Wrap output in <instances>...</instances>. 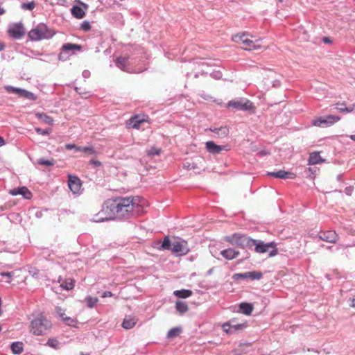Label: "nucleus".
I'll use <instances>...</instances> for the list:
<instances>
[{
	"label": "nucleus",
	"instance_id": "f257e3e1",
	"mask_svg": "<svg viewBox=\"0 0 355 355\" xmlns=\"http://www.w3.org/2000/svg\"><path fill=\"white\" fill-rule=\"evenodd\" d=\"M145 202L139 196L116 197L107 200L105 205L112 219L128 220L138 215Z\"/></svg>",
	"mask_w": 355,
	"mask_h": 355
},
{
	"label": "nucleus",
	"instance_id": "f03ea898",
	"mask_svg": "<svg viewBox=\"0 0 355 355\" xmlns=\"http://www.w3.org/2000/svg\"><path fill=\"white\" fill-rule=\"evenodd\" d=\"M52 328V323L44 315L40 314L31 321L30 331L35 336H44Z\"/></svg>",
	"mask_w": 355,
	"mask_h": 355
},
{
	"label": "nucleus",
	"instance_id": "7ed1b4c3",
	"mask_svg": "<svg viewBox=\"0 0 355 355\" xmlns=\"http://www.w3.org/2000/svg\"><path fill=\"white\" fill-rule=\"evenodd\" d=\"M55 32L43 24H37L35 28L31 30L28 36L31 41H40L42 40H49L53 37Z\"/></svg>",
	"mask_w": 355,
	"mask_h": 355
},
{
	"label": "nucleus",
	"instance_id": "20e7f679",
	"mask_svg": "<svg viewBox=\"0 0 355 355\" xmlns=\"http://www.w3.org/2000/svg\"><path fill=\"white\" fill-rule=\"evenodd\" d=\"M226 240L232 245H236L241 248L252 249L255 241L247 235L235 233L227 236Z\"/></svg>",
	"mask_w": 355,
	"mask_h": 355
},
{
	"label": "nucleus",
	"instance_id": "39448f33",
	"mask_svg": "<svg viewBox=\"0 0 355 355\" xmlns=\"http://www.w3.org/2000/svg\"><path fill=\"white\" fill-rule=\"evenodd\" d=\"M340 120V117L336 115H326L318 117L312 121V125L322 128L331 126Z\"/></svg>",
	"mask_w": 355,
	"mask_h": 355
},
{
	"label": "nucleus",
	"instance_id": "423d86ee",
	"mask_svg": "<svg viewBox=\"0 0 355 355\" xmlns=\"http://www.w3.org/2000/svg\"><path fill=\"white\" fill-rule=\"evenodd\" d=\"M227 107L241 111H250L254 109L252 103L246 98L232 100L227 103Z\"/></svg>",
	"mask_w": 355,
	"mask_h": 355
},
{
	"label": "nucleus",
	"instance_id": "0eeeda50",
	"mask_svg": "<svg viewBox=\"0 0 355 355\" xmlns=\"http://www.w3.org/2000/svg\"><path fill=\"white\" fill-rule=\"evenodd\" d=\"M233 40L237 43H242L245 45V49L248 51L257 50L261 48V46L257 44L256 42L250 40L245 33L237 34L233 37Z\"/></svg>",
	"mask_w": 355,
	"mask_h": 355
},
{
	"label": "nucleus",
	"instance_id": "6e6552de",
	"mask_svg": "<svg viewBox=\"0 0 355 355\" xmlns=\"http://www.w3.org/2000/svg\"><path fill=\"white\" fill-rule=\"evenodd\" d=\"M5 89L9 93L16 94L19 96L23 97L28 100L36 101L37 99V97L35 94L22 88L7 85L5 87Z\"/></svg>",
	"mask_w": 355,
	"mask_h": 355
},
{
	"label": "nucleus",
	"instance_id": "1a4fd4ad",
	"mask_svg": "<svg viewBox=\"0 0 355 355\" xmlns=\"http://www.w3.org/2000/svg\"><path fill=\"white\" fill-rule=\"evenodd\" d=\"M25 33V28L21 22L11 24L8 30V35L14 40L21 39Z\"/></svg>",
	"mask_w": 355,
	"mask_h": 355
},
{
	"label": "nucleus",
	"instance_id": "9d476101",
	"mask_svg": "<svg viewBox=\"0 0 355 355\" xmlns=\"http://www.w3.org/2000/svg\"><path fill=\"white\" fill-rule=\"evenodd\" d=\"M246 327L247 322L236 323V320L234 319L224 323L222 328L225 332L233 334L238 331L243 330Z\"/></svg>",
	"mask_w": 355,
	"mask_h": 355
},
{
	"label": "nucleus",
	"instance_id": "9b49d317",
	"mask_svg": "<svg viewBox=\"0 0 355 355\" xmlns=\"http://www.w3.org/2000/svg\"><path fill=\"white\" fill-rule=\"evenodd\" d=\"M262 277L263 274L261 272L253 270L243 273H235L233 275L232 279L234 281L247 279H250V280H259L262 278Z\"/></svg>",
	"mask_w": 355,
	"mask_h": 355
},
{
	"label": "nucleus",
	"instance_id": "f8f14e48",
	"mask_svg": "<svg viewBox=\"0 0 355 355\" xmlns=\"http://www.w3.org/2000/svg\"><path fill=\"white\" fill-rule=\"evenodd\" d=\"M171 251L176 254V255L183 256L189 252V248L188 247L187 243L185 241H176L172 243Z\"/></svg>",
	"mask_w": 355,
	"mask_h": 355
},
{
	"label": "nucleus",
	"instance_id": "ddd939ff",
	"mask_svg": "<svg viewBox=\"0 0 355 355\" xmlns=\"http://www.w3.org/2000/svg\"><path fill=\"white\" fill-rule=\"evenodd\" d=\"M81 5V7L78 5H74L71 9V15L77 19H83L85 16V11L88 9V5L80 1V0H75Z\"/></svg>",
	"mask_w": 355,
	"mask_h": 355
},
{
	"label": "nucleus",
	"instance_id": "4468645a",
	"mask_svg": "<svg viewBox=\"0 0 355 355\" xmlns=\"http://www.w3.org/2000/svg\"><path fill=\"white\" fill-rule=\"evenodd\" d=\"M254 241H255V243H254V245L253 246V247H254V250L255 252L259 253V254H263V253L266 252L268 250V249L270 248V247H276L277 246V243L275 241H271V242L266 243L261 240L254 239Z\"/></svg>",
	"mask_w": 355,
	"mask_h": 355
},
{
	"label": "nucleus",
	"instance_id": "2eb2a0df",
	"mask_svg": "<svg viewBox=\"0 0 355 355\" xmlns=\"http://www.w3.org/2000/svg\"><path fill=\"white\" fill-rule=\"evenodd\" d=\"M68 186L73 193H78L82 186L80 180L76 176L69 175Z\"/></svg>",
	"mask_w": 355,
	"mask_h": 355
},
{
	"label": "nucleus",
	"instance_id": "dca6fc26",
	"mask_svg": "<svg viewBox=\"0 0 355 355\" xmlns=\"http://www.w3.org/2000/svg\"><path fill=\"white\" fill-rule=\"evenodd\" d=\"M318 238L320 240L328 242V243H336L338 239V236L336 233V232L329 230V231L321 232L318 235Z\"/></svg>",
	"mask_w": 355,
	"mask_h": 355
},
{
	"label": "nucleus",
	"instance_id": "f3484780",
	"mask_svg": "<svg viewBox=\"0 0 355 355\" xmlns=\"http://www.w3.org/2000/svg\"><path fill=\"white\" fill-rule=\"evenodd\" d=\"M10 193L12 196L21 195L25 199L29 200L32 198L33 194L31 191L26 187H21L16 189H13L10 191Z\"/></svg>",
	"mask_w": 355,
	"mask_h": 355
},
{
	"label": "nucleus",
	"instance_id": "a211bd4d",
	"mask_svg": "<svg viewBox=\"0 0 355 355\" xmlns=\"http://www.w3.org/2000/svg\"><path fill=\"white\" fill-rule=\"evenodd\" d=\"M268 175L280 179H293L295 178V175L293 173L284 170H279L276 172H269L268 173Z\"/></svg>",
	"mask_w": 355,
	"mask_h": 355
},
{
	"label": "nucleus",
	"instance_id": "6ab92c4d",
	"mask_svg": "<svg viewBox=\"0 0 355 355\" xmlns=\"http://www.w3.org/2000/svg\"><path fill=\"white\" fill-rule=\"evenodd\" d=\"M207 150L211 154H219L223 150L226 149L225 146H219L216 144L214 141H207L205 144Z\"/></svg>",
	"mask_w": 355,
	"mask_h": 355
},
{
	"label": "nucleus",
	"instance_id": "aec40b11",
	"mask_svg": "<svg viewBox=\"0 0 355 355\" xmlns=\"http://www.w3.org/2000/svg\"><path fill=\"white\" fill-rule=\"evenodd\" d=\"M210 130L214 132L215 135L218 138H224L229 134V129L227 126L210 128Z\"/></svg>",
	"mask_w": 355,
	"mask_h": 355
},
{
	"label": "nucleus",
	"instance_id": "412c9836",
	"mask_svg": "<svg viewBox=\"0 0 355 355\" xmlns=\"http://www.w3.org/2000/svg\"><path fill=\"white\" fill-rule=\"evenodd\" d=\"M239 254V251H236L232 248L225 249L220 252V254L227 260H232L236 258Z\"/></svg>",
	"mask_w": 355,
	"mask_h": 355
},
{
	"label": "nucleus",
	"instance_id": "4be33fe9",
	"mask_svg": "<svg viewBox=\"0 0 355 355\" xmlns=\"http://www.w3.org/2000/svg\"><path fill=\"white\" fill-rule=\"evenodd\" d=\"M239 311L246 315H250L254 309L252 304L248 302H241L239 304Z\"/></svg>",
	"mask_w": 355,
	"mask_h": 355
},
{
	"label": "nucleus",
	"instance_id": "5701e85b",
	"mask_svg": "<svg viewBox=\"0 0 355 355\" xmlns=\"http://www.w3.org/2000/svg\"><path fill=\"white\" fill-rule=\"evenodd\" d=\"M333 106L338 111H339L340 112H346V113H349V112H352L355 107L354 105H352L349 107H347L345 103H337L333 105Z\"/></svg>",
	"mask_w": 355,
	"mask_h": 355
},
{
	"label": "nucleus",
	"instance_id": "b1692460",
	"mask_svg": "<svg viewBox=\"0 0 355 355\" xmlns=\"http://www.w3.org/2000/svg\"><path fill=\"white\" fill-rule=\"evenodd\" d=\"M105 209H106L105 205H104L103 209L101 211H100L99 213H98L97 214L94 215L93 218L91 220L93 222H95V223H102V222L112 220V216H101V215L103 214L104 212L105 211Z\"/></svg>",
	"mask_w": 355,
	"mask_h": 355
},
{
	"label": "nucleus",
	"instance_id": "393cba45",
	"mask_svg": "<svg viewBox=\"0 0 355 355\" xmlns=\"http://www.w3.org/2000/svg\"><path fill=\"white\" fill-rule=\"evenodd\" d=\"M136 319L135 318L130 317V316H126L123 322H122V327L125 329H130L132 327H135L136 324Z\"/></svg>",
	"mask_w": 355,
	"mask_h": 355
},
{
	"label": "nucleus",
	"instance_id": "a878e982",
	"mask_svg": "<svg viewBox=\"0 0 355 355\" xmlns=\"http://www.w3.org/2000/svg\"><path fill=\"white\" fill-rule=\"evenodd\" d=\"M323 162V159L318 152H314L310 154L308 163L309 165H315Z\"/></svg>",
	"mask_w": 355,
	"mask_h": 355
},
{
	"label": "nucleus",
	"instance_id": "bb28decb",
	"mask_svg": "<svg viewBox=\"0 0 355 355\" xmlns=\"http://www.w3.org/2000/svg\"><path fill=\"white\" fill-rule=\"evenodd\" d=\"M116 66L124 71H128L127 69L128 66V58L118 57L115 60Z\"/></svg>",
	"mask_w": 355,
	"mask_h": 355
},
{
	"label": "nucleus",
	"instance_id": "cd10ccee",
	"mask_svg": "<svg viewBox=\"0 0 355 355\" xmlns=\"http://www.w3.org/2000/svg\"><path fill=\"white\" fill-rule=\"evenodd\" d=\"M193 294V292L191 290L189 289H181V290H176L173 292V295L179 298H187L191 296Z\"/></svg>",
	"mask_w": 355,
	"mask_h": 355
},
{
	"label": "nucleus",
	"instance_id": "c85d7f7f",
	"mask_svg": "<svg viewBox=\"0 0 355 355\" xmlns=\"http://www.w3.org/2000/svg\"><path fill=\"white\" fill-rule=\"evenodd\" d=\"M35 116L37 119L41 120L42 121L48 125H53V119H52V117L47 115L46 113L36 112Z\"/></svg>",
	"mask_w": 355,
	"mask_h": 355
},
{
	"label": "nucleus",
	"instance_id": "c756f323",
	"mask_svg": "<svg viewBox=\"0 0 355 355\" xmlns=\"http://www.w3.org/2000/svg\"><path fill=\"white\" fill-rule=\"evenodd\" d=\"M175 309L179 313L184 314L188 311L189 306L185 302L177 301L175 304Z\"/></svg>",
	"mask_w": 355,
	"mask_h": 355
},
{
	"label": "nucleus",
	"instance_id": "7c9ffc66",
	"mask_svg": "<svg viewBox=\"0 0 355 355\" xmlns=\"http://www.w3.org/2000/svg\"><path fill=\"white\" fill-rule=\"evenodd\" d=\"M10 349L13 354H20L24 350V345L21 342H14L11 344Z\"/></svg>",
	"mask_w": 355,
	"mask_h": 355
},
{
	"label": "nucleus",
	"instance_id": "2f4dec72",
	"mask_svg": "<svg viewBox=\"0 0 355 355\" xmlns=\"http://www.w3.org/2000/svg\"><path fill=\"white\" fill-rule=\"evenodd\" d=\"M60 287L66 291H69L74 287V281L71 278H66L61 283Z\"/></svg>",
	"mask_w": 355,
	"mask_h": 355
},
{
	"label": "nucleus",
	"instance_id": "473e14b6",
	"mask_svg": "<svg viewBox=\"0 0 355 355\" xmlns=\"http://www.w3.org/2000/svg\"><path fill=\"white\" fill-rule=\"evenodd\" d=\"M62 49L67 51H81L83 49V46L80 44L66 43L62 45Z\"/></svg>",
	"mask_w": 355,
	"mask_h": 355
},
{
	"label": "nucleus",
	"instance_id": "72a5a7b5",
	"mask_svg": "<svg viewBox=\"0 0 355 355\" xmlns=\"http://www.w3.org/2000/svg\"><path fill=\"white\" fill-rule=\"evenodd\" d=\"M143 120L140 119L139 116L135 115L129 119V125L135 129L139 128Z\"/></svg>",
	"mask_w": 355,
	"mask_h": 355
},
{
	"label": "nucleus",
	"instance_id": "f704fd0d",
	"mask_svg": "<svg viewBox=\"0 0 355 355\" xmlns=\"http://www.w3.org/2000/svg\"><path fill=\"white\" fill-rule=\"evenodd\" d=\"M77 151L83 152L89 155L96 154V150L93 146H79L77 148Z\"/></svg>",
	"mask_w": 355,
	"mask_h": 355
},
{
	"label": "nucleus",
	"instance_id": "c9c22d12",
	"mask_svg": "<svg viewBox=\"0 0 355 355\" xmlns=\"http://www.w3.org/2000/svg\"><path fill=\"white\" fill-rule=\"evenodd\" d=\"M182 329L180 327L171 328L167 333L168 338H173L178 336L181 332Z\"/></svg>",
	"mask_w": 355,
	"mask_h": 355
},
{
	"label": "nucleus",
	"instance_id": "e433bc0d",
	"mask_svg": "<svg viewBox=\"0 0 355 355\" xmlns=\"http://www.w3.org/2000/svg\"><path fill=\"white\" fill-rule=\"evenodd\" d=\"M60 345V342L55 338H49L46 343V345L53 349L59 348Z\"/></svg>",
	"mask_w": 355,
	"mask_h": 355
},
{
	"label": "nucleus",
	"instance_id": "4c0bfd02",
	"mask_svg": "<svg viewBox=\"0 0 355 355\" xmlns=\"http://www.w3.org/2000/svg\"><path fill=\"white\" fill-rule=\"evenodd\" d=\"M161 148L156 147H151L150 149L146 150V155L148 157H153L155 155H159L161 154Z\"/></svg>",
	"mask_w": 355,
	"mask_h": 355
},
{
	"label": "nucleus",
	"instance_id": "58836bf2",
	"mask_svg": "<svg viewBox=\"0 0 355 355\" xmlns=\"http://www.w3.org/2000/svg\"><path fill=\"white\" fill-rule=\"evenodd\" d=\"M37 164L40 165H44L46 166H51L54 165L55 161L53 159H45L44 158L42 157L37 160Z\"/></svg>",
	"mask_w": 355,
	"mask_h": 355
},
{
	"label": "nucleus",
	"instance_id": "ea45409f",
	"mask_svg": "<svg viewBox=\"0 0 355 355\" xmlns=\"http://www.w3.org/2000/svg\"><path fill=\"white\" fill-rule=\"evenodd\" d=\"M85 301H86V302L87 304L88 307L93 308L97 304L98 298L97 297H92V296H87L85 298Z\"/></svg>",
	"mask_w": 355,
	"mask_h": 355
},
{
	"label": "nucleus",
	"instance_id": "a19ab883",
	"mask_svg": "<svg viewBox=\"0 0 355 355\" xmlns=\"http://www.w3.org/2000/svg\"><path fill=\"white\" fill-rule=\"evenodd\" d=\"M172 243H171V240L168 239V236L165 237L162 243V249L171 250Z\"/></svg>",
	"mask_w": 355,
	"mask_h": 355
},
{
	"label": "nucleus",
	"instance_id": "79ce46f5",
	"mask_svg": "<svg viewBox=\"0 0 355 355\" xmlns=\"http://www.w3.org/2000/svg\"><path fill=\"white\" fill-rule=\"evenodd\" d=\"M69 56L70 55L69 54L68 51H64L62 46L60 53L58 55V60L61 61H66L69 58Z\"/></svg>",
	"mask_w": 355,
	"mask_h": 355
},
{
	"label": "nucleus",
	"instance_id": "37998d69",
	"mask_svg": "<svg viewBox=\"0 0 355 355\" xmlns=\"http://www.w3.org/2000/svg\"><path fill=\"white\" fill-rule=\"evenodd\" d=\"M35 7V3L34 1H30L27 3H23L21 6V8L24 10H33Z\"/></svg>",
	"mask_w": 355,
	"mask_h": 355
},
{
	"label": "nucleus",
	"instance_id": "c03bdc74",
	"mask_svg": "<svg viewBox=\"0 0 355 355\" xmlns=\"http://www.w3.org/2000/svg\"><path fill=\"white\" fill-rule=\"evenodd\" d=\"M13 272H0V275L1 277H7L6 282L10 283L12 281V277H13Z\"/></svg>",
	"mask_w": 355,
	"mask_h": 355
},
{
	"label": "nucleus",
	"instance_id": "a18cd8bd",
	"mask_svg": "<svg viewBox=\"0 0 355 355\" xmlns=\"http://www.w3.org/2000/svg\"><path fill=\"white\" fill-rule=\"evenodd\" d=\"M35 130L37 134L42 135H48L51 131L50 129H42L40 128H36Z\"/></svg>",
	"mask_w": 355,
	"mask_h": 355
},
{
	"label": "nucleus",
	"instance_id": "49530a36",
	"mask_svg": "<svg viewBox=\"0 0 355 355\" xmlns=\"http://www.w3.org/2000/svg\"><path fill=\"white\" fill-rule=\"evenodd\" d=\"M80 28L84 31H89L91 29V25L88 21H84L81 23Z\"/></svg>",
	"mask_w": 355,
	"mask_h": 355
},
{
	"label": "nucleus",
	"instance_id": "de8ad7c7",
	"mask_svg": "<svg viewBox=\"0 0 355 355\" xmlns=\"http://www.w3.org/2000/svg\"><path fill=\"white\" fill-rule=\"evenodd\" d=\"M210 76L216 79V80H220L223 77V74H222V72L220 71H214L211 74Z\"/></svg>",
	"mask_w": 355,
	"mask_h": 355
},
{
	"label": "nucleus",
	"instance_id": "09e8293b",
	"mask_svg": "<svg viewBox=\"0 0 355 355\" xmlns=\"http://www.w3.org/2000/svg\"><path fill=\"white\" fill-rule=\"evenodd\" d=\"M63 321L65 322V323L69 326H73L75 322V320L67 316L63 318Z\"/></svg>",
	"mask_w": 355,
	"mask_h": 355
},
{
	"label": "nucleus",
	"instance_id": "8fccbe9b",
	"mask_svg": "<svg viewBox=\"0 0 355 355\" xmlns=\"http://www.w3.org/2000/svg\"><path fill=\"white\" fill-rule=\"evenodd\" d=\"M270 248H272V250L269 252L268 257H272L276 256L278 254V250L277 248V246L276 247H270Z\"/></svg>",
	"mask_w": 355,
	"mask_h": 355
},
{
	"label": "nucleus",
	"instance_id": "3c124183",
	"mask_svg": "<svg viewBox=\"0 0 355 355\" xmlns=\"http://www.w3.org/2000/svg\"><path fill=\"white\" fill-rule=\"evenodd\" d=\"M56 312L59 315L60 318L63 320V318H65L64 315V311L60 308V307H56Z\"/></svg>",
	"mask_w": 355,
	"mask_h": 355
},
{
	"label": "nucleus",
	"instance_id": "603ef678",
	"mask_svg": "<svg viewBox=\"0 0 355 355\" xmlns=\"http://www.w3.org/2000/svg\"><path fill=\"white\" fill-rule=\"evenodd\" d=\"M78 147L79 146H78L75 144H67L65 145V148L67 150L75 149L77 151V148H78Z\"/></svg>",
	"mask_w": 355,
	"mask_h": 355
},
{
	"label": "nucleus",
	"instance_id": "864d4df0",
	"mask_svg": "<svg viewBox=\"0 0 355 355\" xmlns=\"http://www.w3.org/2000/svg\"><path fill=\"white\" fill-rule=\"evenodd\" d=\"M90 163L96 167L101 166L102 164L101 162L94 159L90 160Z\"/></svg>",
	"mask_w": 355,
	"mask_h": 355
},
{
	"label": "nucleus",
	"instance_id": "5fc2aeb1",
	"mask_svg": "<svg viewBox=\"0 0 355 355\" xmlns=\"http://www.w3.org/2000/svg\"><path fill=\"white\" fill-rule=\"evenodd\" d=\"M112 293L110 292V291H105L103 294H102V297H112Z\"/></svg>",
	"mask_w": 355,
	"mask_h": 355
},
{
	"label": "nucleus",
	"instance_id": "6e6d98bb",
	"mask_svg": "<svg viewBox=\"0 0 355 355\" xmlns=\"http://www.w3.org/2000/svg\"><path fill=\"white\" fill-rule=\"evenodd\" d=\"M345 192L347 195L351 196L352 192V188L351 187H346L345 189Z\"/></svg>",
	"mask_w": 355,
	"mask_h": 355
},
{
	"label": "nucleus",
	"instance_id": "4d7b16f0",
	"mask_svg": "<svg viewBox=\"0 0 355 355\" xmlns=\"http://www.w3.org/2000/svg\"><path fill=\"white\" fill-rule=\"evenodd\" d=\"M322 41L325 44H331V42H332L331 40L328 37H324L322 38Z\"/></svg>",
	"mask_w": 355,
	"mask_h": 355
},
{
	"label": "nucleus",
	"instance_id": "13d9d810",
	"mask_svg": "<svg viewBox=\"0 0 355 355\" xmlns=\"http://www.w3.org/2000/svg\"><path fill=\"white\" fill-rule=\"evenodd\" d=\"M90 76V72L88 71V70H85L83 71V76L85 78H88Z\"/></svg>",
	"mask_w": 355,
	"mask_h": 355
},
{
	"label": "nucleus",
	"instance_id": "bf43d9fd",
	"mask_svg": "<svg viewBox=\"0 0 355 355\" xmlns=\"http://www.w3.org/2000/svg\"><path fill=\"white\" fill-rule=\"evenodd\" d=\"M30 272L32 273L33 277H37L39 270L35 268L33 270H31Z\"/></svg>",
	"mask_w": 355,
	"mask_h": 355
},
{
	"label": "nucleus",
	"instance_id": "052dcab7",
	"mask_svg": "<svg viewBox=\"0 0 355 355\" xmlns=\"http://www.w3.org/2000/svg\"><path fill=\"white\" fill-rule=\"evenodd\" d=\"M196 164H192V166L190 164H189L188 166H187V167L189 169H194L196 168Z\"/></svg>",
	"mask_w": 355,
	"mask_h": 355
},
{
	"label": "nucleus",
	"instance_id": "680f3d73",
	"mask_svg": "<svg viewBox=\"0 0 355 355\" xmlns=\"http://www.w3.org/2000/svg\"><path fill=\"white\" fill-rule=\"evenodd\" d=\"M5 144V141L2 137H0V147Z\"/></svg>",
	"mask_w": 355,
	"mask_h": 355
},
{
	"label": "nucleus",
	"instance_id": "e2e57ef3",
	"mask_svg": "<svg viewBox=\"0 0 355 355\" xmlns=\"http://www.w3.org/2000/svg\"><path fill=\"white\" fill-rule=\"evenodd\" d=\"M351 306L352 307H355V298H353L352 300Z\"/></svg>",
	"mask_w": 355,
	"mask_h": 355
},
{
	"label": "nucleus",
	"instance_id": "0e129e2a",
	"mask_svg": "<svg viewBox=\"0 0 355 355\" xmlns=\"http://www.w3.org/2000/svg\"><path fill=\"white\" fill-rule=\"evenodd\" d=\"M63 281H64V279H62V277L61 276H59L58 279V282L61 284Z\"/></svg>",
	"mask_w": 355,
	"mask_h": 355
},
{
	"label": "nucleus",
	"instance_id": "69168bd1",
	"mask_svg": "<svg viewBox=\"0 0 355 355\" xmlns=\"http://www.w3.org/2000/svg\"><path fill=\"white\" fill-rule=\"evenodd\" d=\"M4 48H5V45L3 43L0 42V51L3 50Z\"/></svg>",
	"mask_w": 355,
	"mask_h": 355
},
{
	"label": "nucleus",
	"instance_id": "338daca9",
	"mask_svg": "<svg viewBox=\"0 0 355 355\" xmlns=\"http://www.w3.org/2000/svg\"><path fill=\"white\" fill-rule=\"evenodd\" d=\"M75 90H76V92H78V94H82V92H80V88L76 87H75Z\"/></svg>",
	"mask_w": 355,
	"mask_h": 355
},
{
	"label": "nucleus",
	"instance_id": "774afa93",
	"mask_svg": "<svg viewBox=\"0 0 355 355\" xmlns=\"http://www.w3.org/2000/svg\"><path fill=\"white\" fill-rule=\"evenodd\" d=\"M349 137L353 140V141H355V134L354 135H351L349 136Z\"/></svg>",
	"mask_w": 355,
	"mask_h": 355
}]
</instances>
